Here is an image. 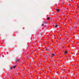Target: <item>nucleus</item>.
<instances>
[{
    "mask_svg": "<svg viewBox=\"0 0 79 79\" xmlns=\"http://www.w3.org/2000/svg\"><path fill=\"white\" fill-rule=\"evenodd\" d=\"M56 11H57V12H59V11H60V9H56Z\"/></svg>",
    "mask_w": 79,
    "mask_h": 79,
    "instance_id": "20e7f679",
    "label": "nucleus"
},
{
    "mask_svg": "<svg viewBox=\"0 0 79 79\" xmlns=\"http://www.w3.org/2000/svg\"><path fill=\"white\" fill-rule=\"evenodd\" d=\"M47 50V49H46V50Z\"/></svg>",
    "mask_w": 79,
    "mask_h": 79,
    "instance_id": "9b49d317",
    "label": "nucleus"
},
{
    "mask_svg": "<svg viewBox=\"0 0 79 79\" xmlns=\"http://www.w3.org/2000/svg\"><path fill=\"white\" fill-rule=\"evenodd\" d=\"M48 20H49L50 19V17H48L47 18Z\"/></svg>",
    "mask_w": 79,
    "mask_h": 79,
    "instance_id": "423d86ee",
    "label": "nucleus"
},
{
    "mask_svg": "<svg viewBox=\"0 0 79 79\" xmlns=\"http://www.w3.org/2000/svg\"><path fill=\"white\" fill-rule=\"evenodd\" d=\"M55 55L54 54H52V56H54Z\"/></svg>",
    "mask_w": 79,
    "mask_h": 79,
    "instance_id": "6e6552de",
    "label": "nucleus"
},
{
    "mask_svg": "<svg viewBox=\"0 0 79 79\" xmlns=\"http://www.w3.org/2000/svg\"><path fill=\"white\" fill-rule=\"evenodd\" d=\"M23 29H24V28H23Z\"/></svg>",
    "mask_w": 79,
    "mask_h": 79,
    "instance_id": "9d476101",
    "label": "nucleus"
},
{
    "mask_svg": "<svg viewBox=\"0 0 79 79\" xmlns=\"http://www.w3.org/2000/svg\"><path fill=\"white\" fill-rule=\"evenodd\" d=\"M67 51H65L64 52V54H67Z\"/></svg>",
    "mask_w": 79,
    "mask_h": 79,
    "instance_id": "f03ea898",
    "label": "nucleus"
},
{
    "mask_svg": "<svg viewBox=\"0 0 79 79\" xmlns=\"http://www.w3.org/2000/svg\"><path fill=\"white\" fill-rule=\"evenodd\" d=\"M58 26V25H55V26H54V27H55L56 28Z\"/></svg>",
    "mask_w": 79,
    "mask_h": 79,
    "instance_id": "7ed1b4c3",
    "label": "nucleus"
},
{
    "mask_svg": "<svg viewBox=\"0 0 79 79\" xmlns=\"http://www.w3.org/2000/svg\"><path fill=\"white\" fill-rule=\"evenodd\" d=\"M44 23H45L46 24H47V23H48L47 22H44Z\"/></svg>",
    "mask_w": 79,
    "mask_h": 79,
    "instance_id": "0eeeda50",
    "label": "nucleus"
},
{
    "mask_svg": "<svg viewBox=\"0 0 79 79\" xmlns=\"http://www.w3.org/2000/svg\"><path fill=\"white\" fill-rule=\"evenodd\" d=\"M44 24H43L42 25V26H44Z\"/></svg>",
    "mask_w": 79,
    "mask_h": 79,
    "instance_id": "1a4fd4ad",
    "label": "nucleus"
},
{
    "mask_svg": "<svg viewBox=\"0 0 79 79\" xmlns=\"http://www.w3.org/2000/svg\"><path fill=\"white\" fill-rule=\"evenodd\" d=\"M15 67H16V66H15L14 67H12L10 68V69H12L13 68H15Z\"/></svg>",
    "mask_w": 79,
    "mask_h": 79,
    "instance_id": "f257e3e1",
    "label": "nucleus"
},
{
    "mask_svg": "<svg viewBox=\"0 0 79 79\" xmlns=\"http://www.w3.org/2000/svg\"><path fill=\"white\" fill-rule=\"evenodd\" d=\"M19 59H17L16 60V62H18V61H19Z\"/></svg>",
    "mask_w": 79,
    "mask_h": 79,
    "instance_id": "39448f33",
    "label": "nucleus"
}]
</instances>
